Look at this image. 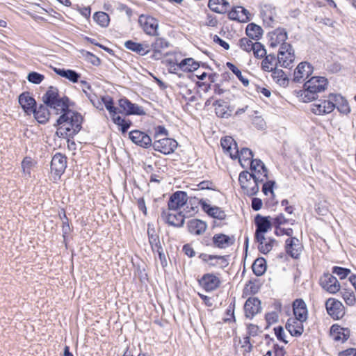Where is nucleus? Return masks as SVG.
Wrapping results in <instances>:
<instances>
[{"instance_id": "nucleus-31", "label": "nucleus", "mask_w": 356, "mask_h": 356, "mask_svg": "<svg viewBox=\"0 0 356 356\" xmlns=\"http://www.w3.org/2000/svg\"><path fill=\"white\" fill-rule=\"evenodd\" d=\"M237 156H231L232 159H238L241 165L245 168L248 167L252 159H253V152L252 150L247 147H243L241 150L238 149Z\"/></svg>"}, {"instance_id": "nucleus-52", "label": "nucleus", "mask_w": 356, "mask_h": 356, "mask_svg": "<svg viewBox=\"0 0 356 356\" xmlns=\"http://www.w3.org/2000/svg\"><path fill=\"white\" fill-rule=\"evenodd\" d=\"M226 65L242 82L244 86H248L249 85V80L243 76L241 70L238 69L237 67L230 62H227Z\"/></svg>"}, {"instance_id": "nucleus-53", "label": "nucleus", "mask_w": 356, "mask_h": 356, "mask_svg": "<svg viewBox=\"0 0 356 356\" xmlns=\"http://www.w3.org/2000/svg\"><path fill=\"white\" fill-rule=\"evenodd\" d=\"M124 47L127 49L134 51L140 56H144L143 52H141L143 48L139 42H136L133 40H127L124 42Z\"/></svg>"}, {"instance_id": "nucleus-54", "label": "nucleus", "mask_w": 356, "mask_h": 356, "mask_svg": "<svg viewBox=\"0 0 356 356\" xmlns=\"http://www.w3.org/2000/svg\"><path fill=\"white\" fill-rule=\"evenodd\" d=\"M170 46L169 42L163 38H156L155 41L151 44L152 49L161 50L166 49Z\"/></svg>"}, {"instance_id": "nucleus-46", "label": "nucleus", "mask_w": 356, "mask_h": 356, "mask_svg": "<svg viewBox=\"0 0 356 356\" xmlns=\"http://www.w3.org/2000/svg\"><path fill=\"white\" fill-rule=\"evenodd\" d=\"M102 101L104 104L106 110L109 112L112 118L117 114L122 112L119 108L114 106L113 99L111 97L108 95L102 96Z\"/></svg>"}, {"instance_id": "nucleus-26", "label": "nucleus", "mask_w": 356, "mask_h": 356, "mask_svg": "<svg viewBox=\"0 0 356 356\" xmlns=\"http://www.w3.org/2000/svg\"><path fill=\"white\" fill-rule=\"evenodd\" d=\"M31 114H33L34 118L38 122L44 124L49 121L50 115L52 113L49 107L43 104H40L39 106H36L33 112H31Z\"/></svg>"}, {"instance_id": "nucleus-4", "label": "nucleus", "mask_w": 356, "mask_h": 356, "mask_svg": "<svg viewBox=\"0 0 356 356\" xmlns=\"http://www.w3.org/2000/svg\"><path fill=\"white\" fill-rule=\"evenodd\" d=\"M296 56L293 47L291 44H286L278 49L276 56L273 54H268V64L287 68L291 66Z\"/></svg>"}, {"instance_id": "nucleus-55", "label": "nucleus", "mask_w": 356, "mask_h": 356, "mask_svg": "<svg viewBox=\"0 0 356 356\" xmlns=\"http://www.w3.org/2000/svg\"><path fill=\"white\" fill-rule=\"evenodd\" d=\"M239 47L243 50L250 52L253 51L254 49V43L252 42L249 38H242L239 40Z\"/></svg>"}, {"instance_id": "nucleus-27", "label": "nucleus", "mask_w": 356, "mask_h": 356, "mask_svg": "<svg viewBox=\"0 0 356 356\" xmlns=\"http://www.w3.org/2000/svg\"><path fill=\"white\" fill-rule=\"evenodd\" d=\"M212 241L214 247L225 249L234 243L235 238L234 236H229L224 234H216L212 237Z\"/></svg>"}, {"instance_id": "nucleus-23", "label": "nucleus", "mask_w": 356, "mask_h": 356, "mask_svg": "<svg viewBox=\"0 0 356 356\" xmlns=\"http://www.w3.org/2000/svg\"><path fill=\"white\" fill-rule=\"evenodd\" d=\"M18 102L27 115H31V112H33V110L37 106L35 99L30 95L29 92H24L20 94L18 97Z\"/></svg>"}, {"instance_id": "nucleus-64", "label": "nucleus", "mask_w": 356, "mask_h": 356, "mask_svg": "<svg viewBox=\"0 0 356 356\" xmlns=\"http://www.w3.org/2000/svg\"><path fill=\"white\" fill-rule=\"evenodd\" d=\"M338 356H356V348H350L339 352Z\"/></svg>"}, {"instance_id": "nucleus-17", "label": "nucleus", "mask_w": 356, "mask_h": 356, "mask_svg": "<svg viewBox=\"0 0 356 356\" xmlns=\"http://www.w3.org/2000/svg\"><path fill=\"white\" fill-rule=\"evenodd\" d=\"M130 140L136 145L143 147L149 148L152 146V140L149 135L140 130H133L129 133Z\"/></svg>"}, {"instance_id": "nucleus-44", "label": "nucleus", "mask_w": 356, "mask_h": 356, "mask_svg": "<svg viewBox=\"0 0 356 356\" xmlns=\"http://www.w3.org/2000/svg\"><path fill=\"white\" fill-rule=\"evenodd\" d=\"M339 292L347 306L353 307L356 305V296L351 289H343Z\"/></svg>"}, {"instance_id": "nucleus-49", "label": "nucleus", "mask_w": 356, "mask_h": 356, "mask_svg": "<svg viewBox=\"0 0 356 356\" xmlns=\"http://www.w3.org/2000/svg\"><path fill=\"white\" fill-rule=\"evenodd\" d=\"M275 220L276 225L275 227L274 232L277 236L286 235L291 236L293 235V231L291 228H284L281 226L282 224V220L281 219L277 218Z\"/></svg>"}, {"instance_id": "nucleus-57", "label": "nucleus", "mask_w": 356, "mask_h": 356, "mask_svg": "<svg viewBox=\"0 0 356 356\" xmlns=\"http://www.w3.org/2000/svg\"><path fill=\"white\" fill-rule=\"evenodd\" d=\"M44 79V75L36 72H31L28 74L27 76V80L34 84H39Z\"/></svg>"}, {"instance_id": "nucleus-22", "label": "nucleus", "mask_w": 356, "mask_h": 356, "mask_svg": "<svg viewBox=\"0 0 356 356\" xmlns=\"http://www.w3.org/2000/svg\"><path fill=\"white\" fill-rule=\"evenodd\" d=\"M161 218L169 225L175 227H181L185 222L186 214H184L183 211L174 214L166 211H163L161 213Z\"/></svg>"}, {"instance_id": "nucleus-59", "label": "nucleus", "mask_w": 356, "mask_h": 356, "mask_svg": "<svg viewBox=\"0 0 356 356\" xmlns=\"http://www.w3.org/2000/svg\"><path fill=\"white\" fill-rule=\"evenodd\" d=\"M204 201L201 199L199 200L196 197H188V203L191 205V210L193 211V213H195L198 211V205H201V202Z\"/></svg>"}, {"instance_id": "nucleus-5", "label": "nucleus", "mask_w": 356, "mask_h": 356, "mask_svg": "<svg viewBox=\"0 0 356 356\" xmlns=\"http://www.w3.org/2000/svg\"><path fill=\"white\" fill-rule=\"evenodd\" d=\"M255 233L254 239L258 243V249L261 253L267 254V243H264L267 233V216L257 214L254 217Z\"/></svg>"}, {"instance_id": "nucleus-39", "label": "nucleus", "mask_w": 356, "mask_h": 356, "mask_svg": "<svg viewBox=\"0 0 356 356\" xmlns=\"http://www.w3.org/2000/svg\"><path fill=\"white\" fill-rule=\"evenodd\" d=\"M250 170L252 172H257V175L262 177H267V169L265 164L260 159H252L250 164Z\"/></svg>"}, {"instance_id": "nucleus-28", "label": "nucleus", "mask_w": 356, "mask_h": 356, "mask_svg": "<svg viewBox=\"0 0 356 356\" xmlns=\"http://www.w3.org/2000/svg\"><path fill=\"white\" fill-rule=\"evenodd\" d=\"M261 309V302L257 298H249L244 305L245 316L252 318L255 314Z\"/></svg>"}, {"instance_id": "nucleus-25", "label": "nucleus", "mask_w": 356, "mask_h": 356, "mask_svg": "<svg viewBox=\"0 0 356 356\" xmlns=\"http://www.w3.org/2000/svg\"><path fill=\"white\" fill-rule=\"evenodd\" d=\"M268 68L270 67H268ZM268 72H271L270 76L273 81L279 86L286 88L289 86L290 79L282 69L271 67L270 69H268Z\"/></svg>"}, {"instance_id": "nucleus-62", "label": "nucleus", "mask_w": 356, "mask_h": 356, "mask_svg": "<svg viewBox=\"0 0 356 356\" xmlns=\"http://www.w3.org/2000/svg\"><path fill=\"white\" fill-rule=\"evenodd\" d=\"M229 19L241 22L238 6L232 8L228 13Z\"/></svg>"}, {"instance_id": "nucleus-8", "label": "nucleus", "mask_w": 356, "mask_h": 356, "mask_svg": "<svg viewBox=\"0 0 356 356\" xmlns=\"http://www.w3.org/2000/svg\"><path fill=\"white\" fill-rule=\"evenodd\" d=\"M325 306L327 313L334 320H340L346 314L345 306L340 300L335 298L327 299Z\"/></svg>"}, {"instance_id": "nucleus-2", "label": "nucleus", "mask_w": 356, "mask_h": 356, "mask_svg": "<svg viewBox=\"0 0 356 356\" xmlns=\"http://www.w3.org/2000/svg\"><path fill=\"white\" fill-rule=\"evenodd\" d=\"M42 102L46 104L53 115H60L70 109L71 104L68 97H60L58 89L49 86L42 97Z\"/></svg>"}, {"instance_id": "nucleus-63", "label": "nucleus", "mask_w": 356, "mask_h": 356, "mask_svg": "<svg viewBox=\"0 0 356 356\" xmlns=\"http://www.w3.org/2000/svg\"><path fill=\"white\" fill-rule=\"evenodd\" d=\"M86 59L88 62L92 63L95 66H98L101 64V60L93 54L87 52L86 54Z\"/></svg>"}, {"instance_id": "nucleus-35", "label": "nucleus", "mask_w": 356, "mask_h": 356, "mask_svg": "<svg viewBox=\"0 0 356 356\" xmlns=\"http://www.w3.org/2000/svg\"><path fill=\"white\" fill-rule=\"evenodd\" d=\"M53 70L56 74L68 79L72 83H77L81 77V74L73 70L54 67Z\"/></svg>"}, {"instance_id": "nucleus-1", "label": "nucleus", "mask_w": 356, "mask_h": 356, "mask_svg": "<svg viewBox=\"0 0 356 356\" xmlns=\"http://www.w3.org/2000/svg\"><path fill=\"white\" fill-rule=\"evenodd\" d=\"M83 118L81 113L70 108L57 118L54 127L56 134L63 138H73L82 128Z\"/></svg>"}, {"instance_id": "nucleus-51", "label": "nucleus", "mask_w": 356, "mask_h": 356, "mask_svg": "<svg viewBox=\"0 0 356 356\" xmlns=\"http://www.w3.org/2000/svg\"><path fill=\"white\" fill-rule=\"evenodd\" d=\"M332 273L337 275L341 280L346 277L349 278V276L352 274L350 269L338 266L332 268Z\"/></svg>"}, {"instance_id": "nucleus-45", "label": "nucleus", "mask_w": 356, "mask_h": 356, "mask_svg": "<svg viewBox=\"0 0 356 356\" xmlns=\"http://www.w3.org/2000/svg\"><path fill=\"white\" fill-rule=\"evenodd\" d=\"M179 69L184 71L193 72L197 70L200 64L192 58L183 59L179 64Z\"/></svg>"}, {"instance_id": "nucleus-14", "label": "nucleus", "mask_w": 356, "mask_h": 356, "mask_svg": "<svg viewBox=\"0 0 356 356\" xmlns=\"http://www.w3.org/2000/svg\"><path fill=\"white\" fill-rule=\"evenodd\" d=\"M51 172L57 178H60L67 168V157L61 153H56L51 161Z\"/></svg>"}, {"instance_id": "nucleus-56", "label": "nucleus", "mask_w": 356, "mask_h": 356, "mask_svg": "<svg viewBox=\"0 0 356 356\" xmlns=\"http://www.w3.org/2000/svg\"><path fill=\"white\" fill-rule=\"evenodd\" d=\"M83 92L86 97L89 99L92 105L100 110H103L102 97L99 99L95 94H91L83 90Z\"/></svg>"}, {"instance_id": "nucleus-47", "label": "nucleus", "mask_w": 356, "mask_h": 356, "mask_svg": "<svg viewBox=\"0 0 356 356\" xmlns=\"http://www.w3.org/2000/svg\"><path fill=\"white\" fill-rule=\"evenodd\" d=\"M302 90L296 91V96L299 98L300 101L302 102H311L316 99L317 95L313 92L308 90L307 87L303 86Z\"/></svg>"}, {"instance_id": "nucleus-29", "label": "nucleus", "mask_w": 356, "mask_h": 356, "mask_svg": "<svg viewBox=\"0 0 356 356\" xmlns=\"http://www.w3.org/2000/svg\"><path fill=\"white\" fill-rule=\"evenodd\" d=\"M213 106H215L216 115L221 118H228L233 111L227 102L222 99L216 100L213 103Z\"/></svg>"}, {"instance_id": "nucleus-32", "label": "nucleus", "mask_w": 356, "mask_h": 356, "mask_svg": "<svg viewBox=\"0 0 356 356\" xmlns=\"http://www.w3.org/2000/svg\"><path fill=\"white\" fill-rule=\"evenodd\" d=\"M330 334L336 341H345L350 337V330L334 324L330 328Z\"/></svg>"}, {"instance_id": "nucleus-58", "label": "nucleus", "mask_w": 356, "mask_h": 356, "mask_svg": "<svg viewBox=\"0 0 356 356\" xmlns=\"http://www.w3.org/2000/svg\"><path fill=\"white\" fill-rule=\"evenodd\" d=\"M341 100L339 104L337 106V110L343 114L347 115L350 112V108L346 100H345L341 96L339 98V101Z\"/></svg>"}, {"instance_id": "nucleus-43", "label": "nucleus", "mask_w": 356, "mask_h": 356, "mask_svg": "<svg viewBox=\"0 0 356 356\" xmlns=\"http://www.w3.org/2000/svg\"><path fill=\"white\" fill-rule=\"evenodd\" d=\"M260 287L261 283L258 279L249 280L243 289V296L244 297L257 293Z\"/></svg>"}, {"instance_id": "nucleus-30", "label": "nucleus", "mask_w": 356, "mask_h": 356, "mask_svg": "<svg viewBox=\"0 0 356 356\" xmlns=\"http://www.w3.org/2000/svg\"><path fill=\"white\" fill-rule=\"evenodd\" d=\"M201 207L206 213L213 218L224 220L226 218L225 212L218 207L211 206L205 201L201 202Z\"/></svg>"}, {"instance_id": "nucleus-48", "label": "nucleus", "mask_w": 356, "mask_h": 356, "mask_svg": "<svg viewBox=\"0 0 356 356\" xmlns=\"http://www.w3.org/2000/svg\"><path fill=\"white\" fill-rule=\"evenodd\" d=\"M112 120L114 124L119 127V130L122 134L127 133L132 125V122L130 120L122 118L121 116L118 115V114L112 118Z\"/></svg>"}, {"instance_id": "nucleus-38", "label": "nucleus", "mask_w": 356, "mask_h": 356, "mask_svg": "<svg viewBox=\"0 0 356 356\" xmlns=\"http://www.w3.org/2000/svg\"><path fill=\"white\" fill-rule=\"evenodd\" d=\"M147 235L149 238V243L154 252L156 250H159L161 248H163L160 241L159 234H156L154 228L149 227V225H148Z\"/></svg>"}, {"instance_id": "nucleus-6", "label": "nucleus", "mask_w": 356, "mask_h": 356, "mask_svg": "<svg viewBox=\"0 0 356 356\" xmlns=\"http://www.w3.org/2000/svg\"><path fill=\"white\" fill-rule=\"evenodd\" d=\"M340 95L330 93L326 99H320L311 105V111L318 115H324L331 113L336 107V102H339Z\"/></svg>"}, {"instance_id": "nucleus-9", "label": "nucleus", "mask_w": 356, "mask_h": 356, "mask_svg": "<svg viewBox=\"0 0 356 356\" xmlns=\"http://www.w3.org/2000/svg\"><path fill=\"white\" fill-rule=\"evenodd\" d=\"M199 258L210 268L225 269L229 266V255H214L201 253Z\"/></svg>"}, {"instance_id": "nucleus-33", "label": "nucleus", "mask_w": 356, "mask_h": 356, "mask_svg": "<svg viewBox=\"0 0 356 356\" xmlns=\"http://www.w3.org/2000/svg\"><path fill=\"white\" fill-rule=\"evenodd\" d=\"M207 228V223L199 219H192L188 222V230L191 234L202 235Z\"/></svg>"}, {"instance_id": "nucleus-16", "label": "nucleus", "mask_w": 356, "mask_h": 356, "mask_svg": "<svg viewBox=\"0 0 356 356\" xmlns=\"http://www.w3.org/2000/svg\"><path fill=\"white\" fill-rule=\"evenodd\" d=\"M313 70L314 67L309 63L305 61L300 63L294 70L293 81L301 82L305 80L312 75Z\"/></svg>"}, {"instance_id": "nucleus-20", "label": "nucleus", "mask_w": 356, "mask_h": 356, "mask_svg": "<svg viewBox=\"0 0 356 356\" xmlns=\"http://www.w3.org/2000/svg\"><path fill=\"white\" fill-rule=\"evenodd\" d=\"M327 80L323 76H313L304 83V87L317 95L318 92L324 91L327 86Z\"/></svg>"}, {"instance_id": "nucleus-42", "label": "nucleus", "mask_w": 356, "mask_h": 356, "mask_svg": "<svg viewBox=\"0 0 356 356\" xmlns=\"http://www.w3.org/2000/svg\"><path fill=\"white\" fill-rule=\"evenodd\" d=\"M252 269L256 276L262 275L267 269V261L264 257H259L254 260Z\"/></svg>"}, {"instance_id": "nucleus-61", "label": "nucleus", "mask_w": 356, "mask_h": 356, "mask_svg": "<svg viewBox=\"0 0 356 356\" xmlns=\"http://www.w3.org/2000/svg\"><path fill=\"white\" fill-rule=\"evenodd\" d=\"M274 332L278 340L283 341L285 343H287V341L285 340L284 330L282 326L279 325L274 327Z\"/></svg>"}, {"instance_id": "nucleus-13", "label": "nucleus", "mask_w": 356, "mask_h": 356, "mask_svg": "<svg viewBox=\"0 0 356 356\" xmlns=\"http://www.w3.org/2000/svg\"><path fill=\"white\" fill-rule=\"evenodd\" d=\"M268 44L271 48L280 49L284 45L291 44L286 42L288 35L284 29H277L269 33Z\"/></svg>"}, {"instance_id": "nucleus-7", "label": "nucleus", "mask_w": 356, "mask_h": 356, "mask_svg": "<svg viewBox=\"0 0 356 356\" xmlns=\"http://www.w3.org/2000/svg\"><path fill=\"white\" fill-rule=\"evenodd\" d=\"M318 284L323 290L330 293L336 294L341 290V284L332 273H323L319 277Z\"/></svg>"}, {"instance_id": "nucleus-10", "label": "nucleus", "mask_w": 356, "mask_h": 356, "mask_svg": "<svg viewBox=\"0 0 356 356\" xmlns=\"http://www.w3.org/2000/svg\"><path fill=\"white\" fill-rule=\"evenodd\" d=\"M177 145L178 143L175 140L168 137L155 140V141L152 143V146L155 151L164 154H170L174 152Z\"/></svg>"}, {"instance_id": "nucleus-37", "label": "nucleus", "mask_w": 356, "mask_h": 356, "mask_svg": "<svg viewBox=\"0 0 356 356\" xmlns=\"http://www.w3.org/2000/svg\"><path fill=\"white\" fill-rule=\"evenodd\" d=\"M229 3L226 0H209L208 7L213 11L219 14L225 13Z\"/></svg>"}, {"instance_id": "nucleus-19", "label": "nucleus", "mask_w": 356, "mask_h": 356, "mask_svg": "<svg viewBox=\"0 0 356 356\" xmlns=\"http://www.w3.org/2000/svg\"><path fill=\"white\" fill-rule=\"evenodd\" d=\"M200 285L207 292L217 289L220 285V279L213 273H206L198 280Z\"/></svg>"}, {"instance_id": "nucleus-21", "label": "nucleus", "mask_w": 356, "mask_h": 356, "mask_svg": "<svg viewBox=\"0 0 356 356\" xmlns=\"http://www.w3.org/2000/svg\"><path fill=\"white\" fill-rule=\"evenodd\" d=\"M306 321L305 320L291 316L287 320L285 327L291 336L298 337L304 332L303 323Z\"/></svg>"}, {"instance_id": "nucleus-18", "label": "nucleus", "mask_w": 356, "mask_h": 356, "mask_svg": "<svg viewBox=\"0 0 356 356\" xmlns=\"http://www.w3.org/2000/svg\"><path fill=\"white\" fill-rule=\"evenodd\" d=\"M144 31L150 35H158L157 29L159 22L156 19L151 16L140 15L138 20Z\"/></svg>"}, {"instance_id": "nucleus-15", "label": "nucleus", "mask_w": 356, "mask_h": 356, "mask_svg": "<svg viewBox=\"0 0 356 356\" xmlns=\"http://www.w3.org/2000/svg\"><path fill=\"white\" fill-rule=\"evenodd\" d=\"M188 202L186 192L178 191L173 193L168 200V207L169 210L177 211L184 207Z\"/></svg>"}, {"instance_id": "nucleus-41", "label": "nucleus", "mask_w": 356, "mask_h": 356, "mask_svg": "<svg viewBox=\"0 0 356 356\" xmlns=\"http://www.w3.org/2000/svg\"><path fill=\"white\" fill-rule=\"evenodd\" d=\"M245 33L250 38L257 41L261 38L263 29L256 24L250 23L247 26Z\"/></svg>"}, {"instance_id": "nucleus-12", "label": "nucleus", "mask_w": 356, "mask_h": 356, "mask_svg": "<svg viewBox=\"0 0 356 356\" xmlns=\"http://www.w3.org/2000/svg\"><path fill=\"white\" fill-rule=\"evenodd\" d=\"M304 250L302 242L296 237L288 238L285 241V252L293 259H299Z\"/></svg>"}, {"instance_id": "nucleus-24", "label": "nucleus", "mask_w": 356, "mask_h": 356, "mask_svg": "<svg viewBox=\"0 0 356 356\" xmlns=\"http://www.w3.org/2000/svg\"><path fill=\"white\" fill-rule=\"evenodd\" d=\"M293 316L307 321L308 309L305 302L302 298L296 299L292 303Z\"/></svg>"}, {"instance_id": "nucleus-3", "label": "nucleus", "mask_w": 356, "mask_h": 356, "mask_svg": "<svg viewBox=\"0 0 356 356\" xmlns=\"http://www.w3.org/2000/svg\"><path fill=\"white\" fill-rule=\"evenodd\" d=\"M238 181L244 193L252 196L256 195L259 191V184H262V192L267 195V181H264L262 177L257 175V172L250 173L248 171H243L239 174Z\"/></svg>"}, {"instance_id": "nucleus-34", "label": "nucleus", "mask_w": 356, "mask_h": 356, "mask_svg": "<svg viewBox=\"0 0 356 356\" xmlns=\"http://www.w3.org/2000/svg\"><path fill=\"white\" fill-rule=\"evenodd\" d=\"M222 148L225 153H228L231 156H237L238 145L236 141L230 136L225 137L220 140Z\"/></svg>"}, {"instance_id": "nucleus-11", "label": "nucleus", "mask_w": 356, "mask_h": 356, "mask_svg": "<svg viewBox=\"0 0 356 356\" xmlns=\"http://www.w3.org/2000/svg\"><path fill=\"white\" fill-rule=\"evenodd\" d=\"M118 106L120 108V110L122 111L120 113H124L125 115H144L146 114L142 106L132 103L126 97L120 98L118 100Z\"/></svg>"}, {"instance_id": "nucleus-60", "label": "nucleus", "mask_w": 356, "mask_h": 356, "mask_svg": "<svg viewBox=\"0 0 356 356\" xmlns=\"http://www.w3.org/2000/svg\"><path fill=\"white\" fill-rule=\"evenodd\" d=\"M241 348L243 349V355L246 356L247 354L250 353L252 350V345L250 341L249 337H245L243 339Z\"/></svg>"}, {"instance_id": "nucleus-36", "label": "nucleus", "mask_w": 356, "mask_h": 356, "mask_svg": "<svg viewBox=\"0 0 356 356\" xmlns=\"http://www.w3.org/2000/svg\"><path fill=\"white\" fill-rule=\"evenodd\" d=\"M254 56L258 58H263L261 67L265 72L267 71V51L264 44L259 42H254V49L253 50Z\"/></svg>"}, {"instance_id": "nucleus-50", "label": "nucleus", "mask_w": 356, "mask_h": 356, "mask_svg": "<svg viewBox=\"0 0 356 356\" xmlns=\"http://www.w3.org/2000/svg\"><path fill=\"white\" fill-rule=\"evenodd\" d=\"M93 19L102 27L108 26L110 21L108 15L104 12H96L93 15Z\"/></svg>"}, {"instance_id": "nucleus-40", "label": "nucleus", "mask_w": 356, "mask_h": 356, "mask_svg": "<svg viewBox=\"0 0 356 356\" xmlns=\"http://www.w3.org/2000/svg\"><path fill=\"white\" fill-rule=\"evenodd\" d=\"M270 307L273 310L268 312V325L276 323L282 312V303L280 300H274Z\"/></svg>"}]
</instances>
